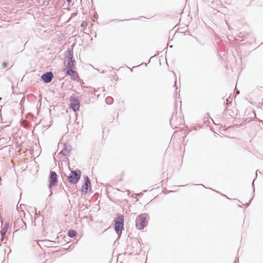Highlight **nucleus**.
I'll return each instance as SVG.
<instances>
[{
  "instance_id": "nucleus-1",
  "label": "nucleus",
  "mask_w": 263,
  "mask_h": 263,
  "mask_svg": "<svg viewBox=\"0 0 263 263\" xmlns=\"http://www.w3.org/2000/svg\"><path fill=\"white\" fill-rule=\"evenodd\" d=\"M149 217L147 214H143L137 217L136 226L139 230L143 229L147 224Z\"/></svg>"
},
{
  "instance_id": "nucleus-2",
  "label": "nucleus",
  "mask_w": 263,
  "mask_h": 263,
  "mask_svg": "<svg viewBox=\"0 0 263 263\" xmlns=\"http://www.w3.org/2000/svg\"><path fill=\"white\" fill-rule=\"evenodd\" d=\"M124 226V218L122 215H118L115 220V229L116 232L120 234L122 233Z\"/></svg>"
},
{
  "instance_id": "nucleus-3",
  "label": "nucleus",
  "mask_w": 263,
  "mask_h": 263,
  "mask_svg": "<svg viewBox=\"0 0 263 263\" xmlns=\"http://www.w3.org/2000/svg\"><path fill=\"white\" fill-rule=\"evenodd\" d=\"M80 176L81 173L80 171H79V173H77L76 171H71L68 177V179L70 183L76 184L80 179Z\"/></svg>"
},
{
  "instance_id": "nucleus-4",
  "label": "nucleus",
  "mask_w": 263,
  "mask_h": 263,
  "mask_svg": "<svg viewBox=\"0 0 263 263\" xmlns=\"http://www.w3.org/2000/svg\"><path fill=\"white\" fill-rule=\"evenodd\" d=\"M58 182V177L57 175L54 172H50V177H49V188H52Z\"/></svg>"
},
{
  "instance_id": "nucleus-5",
  "label": "nucleus",
  "mask_w": 263,
  "mask_h": 263,
  "mask_svg": "<svg viewBox=\"0 0 263 263\" xmlns=\"http://www.w3.org/2000/svg\"><path fill=\"white\" fill-rule=\"evenodd\" d=\"M63 71L65 72L66 75L70 76L71 79L74 81H78L79 80V77L78 73L73 69H64Z\"/></svg>"
},
{
  "instance_id": "nucleus-6",
  "label": "nucleus",
  "mask_w": 263,
  "mask_h": 263,
  "mask_svg": "<svg viewBox=\"0 0 263 263\" xmlns=\"http://www.w3.org/2000/svg\"><path fill=\"white\" fill-rule=\"evenodd\" d=\"M85 182L82 187V192L84 193H87L91 191V183L88 177L84 178Z\"/></svg>"
},
{
  "instance_id": "nucleus-7",
  "label": "nucleus",
  "mask_w": 263,
  "mask_h": 263,
  "mask_svg": "<svg viewBox=\"0 0 263 263\" xmlns=\"http://www.w3.org/2000/svg\"><path fill=\"white\" fill-rule=\"evenodd\" d=\"M70 107L73 109V111H76L79 109L80 108V102L78 100L71 98L70 99Z\"/></svg>"
},
{
  "instance_id": "nucleus-8",
  "label": "nucleus",
  "mask_w": 263,
  "mask_h": 263,
  "mask_svg": "<svg viewBox=\"0 0 263 263\" xmlns=\"http://www.w3.org/2000/svg\"><path fill=\"white\" fill-rule=\"evenodd\" d=\"M74 62L75 61L72 60V55H70L69 59L67 60H65L64 62L65 68L64 69H73L74 65Z\"/></svg>"
},
{
  "instance_id": "nucleus-9",
  "label": "nucleus",
  "mask_w": 263,
  "mask_h": 263,
  "mask_svg": "<svg viewBox=\"0 0 263 263\" xmlns=\"http://www.w3.org/2000/svg\"><path fill=\"white\" fill-rule=\"evenodd\" d=\"M53 77V74L51 72H47L42 75V78L44 81L46 83H49L51 82Z\"/></svg>"
},
{
  "instance_id": "nucleus-10",
  "label": "nucleus",
  "mask_w": 263,
  "mask_h": 263,
  "mask_svg": "<svg viewBox=\"0 0 263 263\" xmlns=\"http://www.w3.org/2000/svg\"><path fill=\"white\" fill-rule=\"evenodd\" d=\"M76 235H77V232H76V231H75L74 230H70L68 231V235L70 237H73L76 236Z\"/></svg>"
},
{
  "instance_id": "nucleus-11",
  "label": "nucleus",
  "mask_w": 263,
  "mask_h": 263,
  "mask_svg": "<svg viewBox=\"0 0 263 263\" xmlns=\"http://www.w3.org/2000/svg\"><path fill=\"white\" fill-rule=\"evenodd\" d=\"M105 101L107 104H111L113 103L114 100L113 98L111 97H107Z\"/></svg>"
},
{
  "instance_id": "nucleus-12",
  "label": "nucleus",
  "mask_w": 263,
  "mask_h": 263,
  "mask_svg": "<svg viewBox=\"0 0 263 263\" xmlns=\"http://www.w3.org/2000/svg\"><path fill=\"white\" fill-rule=\"evenodd\" d=\"M1 235H2V237H3L5 235V232H4L3 231H1Z\"/></svg>"
},
{
  "instance_id": "nucleus-13",
  "label": "nucleus",
  "mask_w": 263,
  "mask_h": 263,
  "mask_svg": "<svg viewBox=\"0 0 263 263\" xmlns=\"http://www.w3.org/2000/svg\"><path fill=\"white\" fill-rule=\"evenodd\" d=\"M67 2L68 3H70L71 2V0H66Z\"/></svg>"
},
{
  "instance_id": "nucleus-14",
  "label": "nucleus",
  "mask_w": 263,
  "mask_h": 263,
  "mask_svg": "<svg viewBox=\"0 0 263 263\" xmlns=\"http://www.w3.org/2000/svg\"><path fill=\"white\" fill-rule=\"evenodd\" d=\"M4 66H6V64L5 63H4Z\"/></svg>"
}]
</instances>
